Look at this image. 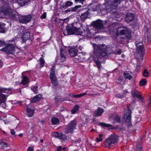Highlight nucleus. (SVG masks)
Segmentation results:
<instances>
[{
	"label": "nucleus",
	"mask_w": 151,
	"mask_h": 151,
	"mask_svg": "<svg viewBox=\"0 0 151 151\" xmlns=\"http://www.w3.org/2000/svg\"><path fill=\"white\" fill-rule=\"evenodd\" d=\"M118 139L119 137L117 135L111 134L104 140V145L105 147L110 148L118 143Z\"/></svg>",
	"instance_id": "nucleus-1"
},
{
	"label": "nucleus",
	"mask_w": 151,
	"mask_h": 151,
	"mask_svg": "<svg viewBox=\"0 0 151 151\" xmlns=\"http://www.w3.org/2000/svg\"><path fill=\"white\" fill-rule=\"evenodd\" d=\"M94 51L95 53L98 55L100 57H104L107 55V47L105 45H94Z\"/></svg>",
	"instance_id": "nucleus-2"
},
{
	"label": "nucleus",
	"mask_w": 151,
	"mask_h": 151,
	"mask_svg": "<svg viewBox=\"0 0 151 151\" xmlns=\"http://www.w3.org/2000/svg\"><path fill=\"white\" fill-rule=\"evenodd\" d=\"M5 45V47L2 48L1 50L6 52L7 54L14 55L18 52H16L15 50L16 45L15 43H8Z\"/></svg>",
	"instance_id": "nucleus-3"
},
{
	"label": "nucleus",
	"mask_w": 151,
	"mask_h": 151,
	"mask_svg": "<svg viewBox=\"0 0 151 151\" xmlns=\"http://www.w3.org/2000/svg\"><path fill=\"white\" fill-rule=\"evenodd\" d=\"M1 11L4 15L8 16L10 19H17L16 13H15L13 10L9 7H4L2 9Z\"/></svg>",
	"instance_id": "nucleus-4"
},
{
	"label": "nucleus",
	"mask_w": 151,
	"mask_h": 151,
	"mask_svg": "<svg viewBox=\"0 0 151 151\" xmlns=\"http://www.w3.org/2000/svg\"><path fill=\"white\" fill-rule=\"evenodd\" d=\"M16 15V19L15 20H17L22 24H27L29 22L32 18V16L31 14L26 15H20L18 13Z\"/></svg>",
	"instance_id": "nucleus-5"
},
{
	"label": "nucleus",
	"mask_w": 151,
	"mask_h": 151,
	"mask_svg": "<svg viewBox=\"0 0 151 151\" xmlns=\"http://www.w3.org/2000/svg\"><path fill=\"white\" fill-rule=\"evenodd\" d=\"M76 122L75 120L71 121L65 128V132L66 134L72 133L76 129Z\"/></svg>",
	"instance_id": "nucleus-6"
},
{
	"label": "nucleus",
	"mask_w": 151,
	"mask_h": 151,
	"mask_svg": "<svg viewBox=\"0 0 151 151\" xmlns=\"http://www.w3.org/2000/svg\"><path fill=\"white\" fill-rule=\"evenodd\" d=\"M136 45L137 50L139 54L141 60L143 61L144 59V55L145 54L144 45L142 42H136Z\"/></svg>",
	"instance_id": "nucleus-7"
},
{
	"label": "nucleus",
	"mask_w": 151,
	"mask_h": 151,
	"mask_svg": "<svg viewBox=\"0 0 151 151\" xmlns=\"http://www.w3.org/2000/svg\"><path fill=\"white\" fill-rule=\"evenodd\" d=\"M10 90L9 88H2L0 89V104L5 103L8 96L3 94L2 93H8Z\"/></svg>",
	"instance_id": "nucleus-8"
},
{
	"label": "nucleus",
	"mask_w": 151,
	"mask_h": 151,
	"mask_svg": "<svg viewBox=\"0 0 151 151\" xmlns=\"http://www.w3.org/2000/svg\"><path fill=\"white\" fill-rule=\"evenodd\" d=\"M81 12L80 15V19L81 22H83L90 14L89 10L88 8H84L81 9Z\"/></svg>",
	"instance_id": "nucleus-9"
},
{
	"label": "nucleus",
	"mask_w": 151,
	"mask_h": 151,
	"mask_svg": "<svg viewBox=\"0 0 151 151\" xmlns=\"http://www.w3.org/2000/svg\"><path fill=\"white\" fill-rule=\"evenodd\" d=\"M118 28V31H120V33L121 35H124L125 36V39L130 40L132 38L131 32V30L127 28H123L120 30Z\"/></svg>",
	"instance_id": "nucleus-10"
},
{
	"label": "nucleus",
	"mask_w": 151,
	"mask_h": 151,
	"mask_svg": "<svg viewBox=\"0 0 151 151\" xmlns=\"http://www.w3.org/2000/svg\"><path fill=\"white\" fill-rule=\"evenodd\" d=\"M35 107L31 104L27 105L26 107V113L28 117H31L34 115Z\"/></svg>",
	"instance_id": "nucleus-11"
},
{
	"label": "nucleus",
	"mask_w": 151,
	"mask_h": 151,
	"mask_svg": "<svg viewBox=\"0 0 151 151\" xmlns=\"http://www.w3.org/2000/svg\"><path fill=\"white\" fill-rule=\"evenodd\" d=\"M92 24L94 27L98 29H101L104 27L102 21L100 19L93 21L92 22Z\"/></svg>",
	"instance_id": "nucleus-12"
},
{
	"label": "nucleus",
	"mask_w": 151,
	"mask_h": 151,
	"mask_svg": "<svg viewBox=\"0 0 151 151\" xmlns=\"http://www.w3.org/2000/svg\"><path fill=\"white\" fill-rule=\"evenodd\" d=\"M53 136L54 137L61 139L63 141H65L67 139V136L66 135L61 132H55Z\"/></svg>",
	"instance_id": "nucleus-13"
},
{
	"label": "nucleus",
	"mask_w": 151,
	"mask_h": 151,
	"mask_svg": "<svg viewBox=\"0 0 151 151\" xmlns=\"http://www.w3.org/2000/svg\"><path fill=\"white\" fill-rule=\"evenodd\" d=\"M104 112L103 109L99 107L97 109L94 111L93 116L95 117H98L100 116Z\"/></svg>",
	"instance_id": "nucleus-14"
},
{
	"label": "nucleus",
	"mask_w": 151,
	"mask_h": 151,
	"mask_svg": "<svg viewBox=\"0 0 151 151\" xmlns=\"http://www.w3.org/2000/svg\"><path fill=\"white\" fill-rule=\"evenodd\" d=\"M74 46L73 47H70L68 49V51L70 55L72 57L76 56L78 54V51Z\"/></svg>",
	"instance_id": "nucleus-15"
},
{
	"label": "nucleus",
	"mask_w": 151,
	"mask_h": 151,
	"mask_svg": "<svg viewBox=\"0 0 151 151\" xmlns=\"http://www.w3.org/2000/svg\"><path fill=\"white\" fill-rule=\"evenodd\" d=\"M135 15L133 13H127L125 16V19L127 23L132 22L134 19Z\"/></svg>",
	"instance_id": "nucleus-16"
},
{
	"label": "nucleus",
	"mask_w": 151,
	"mask_h": 151,
	"mask_svg": "<svg viewBox=\"0 0 151 151\" xmlns=\"http://www.w3.org/2000/svg\"><path fill=\"white\" fill-rule=\"evenodd\" d=\"M74 23H72L71 25L66 28L67 35H72L74 34L75 26Z\"/></svg>",
	"instance_id": "nucleus-17"
},
{
	"label": "nucleus",
	"mask_w": 151,
	"mask_h": 151,
	"mask_svg": "<svg viewBox=\"0 0 151 151\" xmlns=\"http://www.w3.org/2000/svg\"><path fill=\"white\" fill-rule=\"evenodd\" d=\"M60 60L61 62H63L66 59V57L67 55V52H65V51L63 48H61L60 49Z\"/></svg>",
	"instance_id": "nucleus-18"
},
{
	"label": "nucleus",
	"mask_w": 151,
	"mask_h": 151,
	"mask_svg": "<svg viewBox=\"0 0 151 151\" xmlns=\"http://www.w3.org/2000/svg\"><path fill=\"white\" fill-rule=\"evenodd\" d=\"M131 111H128L124 114V120L126 122L130 123L131 125H132L131 122Z\"/></svg>",
	"instance_id": "nucleus-19"
},
{
	"label": "nucleus",
	"mask_w": 151,
	"mask_h": 151,
	"mask_svg": "<svg viewBox=\"0 0 151 151\" xmlns=\"http://www.w3.org/2000/svg\"><path fill=\"white\" fill-rule=\"evenodd\" d=\"M85 32V30L83 28H78L75 27V29L74 31V34L77 35H83L84 32Z\"/></svg>",
	"instance_id": "nucleus-20"
},
{
	"label": "nucleus",
	"mask_w": 151,
	"mask_h": 151,
	"mask_svg": "<svg viewBox=\"0 0 151 151\" xmlns=\"http://www.w3.org/2000/svg\"><path fill=\"white\" fill-rule=\"evenodd\" d=\"M41 98V95H37L34 97L33 98H31L30 100V102L31 103H36L40 100Z\"/></svg>",
	"instance_id": "nucleus-21"
},
{
	"label": "nucleus",
	"mask_w": 151,
	"mask_h": 151,
	"mask_svg": "<svg viewBox=\"0 0 151 151\" xmlns=\"http://www.w3.org/2000/svg\"><path fill=\"white\" fill-rule=\"evenodd\" d=\"M73 4V2L71 1H67L64 4L61 6L60 8L62 10L65 9L68 7L71 6Z\"/></svg>",
	"instance_id": "nucleus-22"
},
{
	"label": "nucleus",
	"mask_w": 151,
	"mask_h": 151,
	"mask_svg": "<svg viewBox=\"0 0 151 151\" xmlns=\"http://www.w3.org/2000/svg\"><path fill=\"white\" fill-rule=\"evenodd\" d=\"M81 7V5H76L74 7H71L69 9H68L65 11V12L67 13L68 12L70 11L73 12H76L77 9Z\"/></svg>",
	"instance_id": "nucleus-23"
},
{
	"label": "nucleus",
	"mask_w": 151,
	"mask_h": 151,
	"mask_svg": "<svg viewBox=\"0 0 151 151\" xmlns=\"http://www.w3.org/2000/svg\"><path fill=\"white\" fill-rule=\"evenodd\" d=\"M131 94L133 97L134 98L136 97L141 100L143 99V98L141 95L139 94V92L138 91H132L131 92Z\"/></svg>",
	"instance_id": "nucleus-24"
},
{
	"label": "nucleus",
	"mask_w": 151,
	"mask_h": 151,
	"mask_svg": "<svg viewBox=\"0 0 151 151\" xmlns=\"http://www.w3.org/2000/svg\"><path fill=\"white\" fill-rule=\"evenodd\" d=\"M30 0H17V3L19 5L23 6L27 4Z\"/></svg>",
	"instance_id": "nucleus-25"
},
{
	"label": "nucleus",
	"mask_w": 151,
	"mask_h": 151,
	"mask_svg": "<svg viewBox=\"0 0 151 151\" xmlns=\"http://www.w3.org/2000/svg\"><path fill=\"white\" fill-rule=\"evenodd\" d=\"M6 24L4 23L0 22V33H5L6 32L5 26Z\"/></svg>",
	"instance_id": "nucleus-26"
},
{
	"label": "nucleus",
	"mask_w": 151,
	"mask_h": 151,
	"mask_svg": "<svg viewBox=\"0 0 151 151\" xmlns=\"http://www.w3.org/2000/svg\"><path fill=\"white\" fill-rule=\"evenodd\" d=\"M28 78L26 76L23 77L22 79L21 82V84L23 85H25L29 83Z\"/></svg>",
	"instance_id": "nucleus-27"
},
{
	"label": "nucleus",
	"mask_w": 151,
	"mask_h": 151,
	"mask_svg": "<svg viewBox=\"0 0 151 151\" xmlns=\"http://www.w3.org/2000/svg\"><path fill=\"white\" fill-rule=\"evenodd\" d=\"M51 123L53 125H58L60 123L59 119L56 117H53L51 119Z\"/></svg>",
	"instance_id": "nucleus-28"
},
{
	"label": "nucleus",
	"mask_w": 151,
	"mask_h": 151,
	"mask_svg": "<svg viewBox=\"0 0 151 151\" xmlns=\"http://www.w3.org/2000/svg\"><path fill=\"white\" fill-rule=\"evenodd\" d=\"M30 37V33L29 32H26L22 35V38L23 40H27L29 39Z\"/></svg>",
	"instance_id": "nucleus-29"
},
{
	"label": "nucleus",
	"mask_w": 151,
	"mask_h": 151,
	"mask_svg": "<svg viewBox=\"0 0 151 151\" xmlns=\"http://www.w3.org/2000/svg\"><path fill=\"white\" fill-rule=\"evenodd\" d=\"M41 57L39 59V61L40 62V67L41 68H42L44 66L45 61L44 59V56L43 55H41Z\"/></svg>",
	"instance_id": "nucleus-30"
},
{
	"label": "nucleus",
	"mask_w": 151,
	"mask_h": 151,
	"mask_svg": "<svg viewBox=\"0 0 151 151\" xmlns=\"http://www.w3.org/2000/svg\"><path fill=\"white\" fill-rule=\"evenodd\" d=\"M50 78L51 79V83L53 86L54 87L56 86L58 84V83L57 79L56 77Z\"/></svg>",
	"instance_id": "nucleus-31"
},
{
	"label": "nucleus",
	"mask_w": 151,
	"mask_h": 151,
	"mask_svg": "<svg viewBox=\"0 0 151 151\" xmlns=\"http://www.w3.org/2000/svg\"><path fill=\"white\" fill-rule=\"evenodd\" d=\"M54 99L55 101V103L56 104H58L60 103L63 101H67L65 98H58L57 97H55L54 98Z\"/></svg>",
	"instance_id": "nucleus-32"
},
{
	"label": "nucleus",
	"mask_w": 151,
	"mask_h": 151,
	"mask_svg": "<svg viewBox=\"0 0 151 151\" xmlns=\"http://www.w3.org/2000/svg\"><path fill=\"white\" fill-rule=\"evenodd\" d=\"M79 109V106L78 105H75L73 108L72 109L71 111V112L73 114H75L76 112H77Z\"/></svg>",
	"instance_id": "nucleus-33"
},
{
	"label": "nucleus",
	"mask_w": 151,
	"mask_h": 151,
	"mask_svg": "<svg viewBox=\"0 0 151 151\" xmlns=\"http://www.w3.org/2000/svg\"><path fill=\"white\" fill-rule=\"evenodd\" d=\"M147 83V81L145 78L142 79L139 82V85L140 86H145L146 85Z\"/></svg>",
	"instance_id": "nucleus-34"
},
{
	"label": "nucleus",
	"mask_w": 151,
	"mask_h": 151,
	"mask_svg": "<svg viewBox=\"0 0 151 151\" xmlns=\"http://www.w3.org/2000/svg\"><path fill=\"white\" fill-rule=\"evenodd\" d=\"M99 125L103 127H112V125L109 124H106L105 123L100 122L99 123Z\"/></svg>",
	"instance_id": "nucleus-35"
},
{
	"label": "nucleus",
	"mask_w": 151,
	"mask_h": 151,
	"mask_svg": "<svg viewBox=\"0 0 151 151\" xmlns=\"http://www.w3.org/2000/svg\"><path fill=\"white\" fill-rule=\"evenodd\" d=\"M77 58H76V59H78V62H81L83 60L84 58H85L84 55L82 54H80L78 56H77Z\"/></svg>",
	"instance_id": "nucleus-36"
},
{
	"label": "nucleus",
	"mask_w": 151,
	"mask_h": 151,
	"mask_svg": "<svg viewBox=\"0 0 151 151\" xmlns=\"http://www.w3.org/2000/svg\"><path fill=\"white\" fill-rule=\"evenodd\" d=\"M121 121L120 118L118 115L116 116L113 120V122L114 123H119L121 122Z\"/></svg>",
	"instance_id": "nucleus-37"
},
{
	"label": "nucleus",
	"mask_w": 151,
	"mask_h": 151,
	"mask_svg": "<svg viewBox=\"0 0 151 151\" xmlns=\"http://www.w3.org/2000/svg\"><path fill=\"white\" fill-rule=\"evenodd\" d=\"M124 77L126 79H128L129 80H130L132 78V76L129 73H124Z\"/></svg>",
	"instance_id": "nucleus-38"
},
{
	"label": "nucleus",
	"mask_w": 151,
	"mask_h": 151,
	"mask_svg": "<svg viewBox=\"0 0 151 151\" xmlns=\"http://www.w3.org/2000/svg\"><path fill=\"white\" fill-rule=\"evenodd\" d=\"M136 149L137 150L142 151V147L141 145V143L140 142H137L136 144Z\"/></svg>",
	"instance_id": "nucleus-39"
},
{
	"label": "nucleus",
	"mask_w": 151,
	"mask_h": 151,
	"mask_svg": "<svg viewBox=\"0 0 151 151\" xmlns=\"http://www.w3.org/2000/svg\"><path fill=\"white\" fill-rule=\"evenodd\" d=\"M75 47H76V48L78 50V53H79V54H80V53H81L82 52V49L83 48V47L80 46V45H76V46H74Z\"/></svg>",
	"instance_id": "nucleus-40"
},
{
	"label": "nucleus",
	"mask_w": 151,
	"mask_h": 151,
	"mask_svg": "<svg viewBox=\"0 0 151 151\" xmlns=\"http://www.w3.org/2000/svg\"><path fill=\"white\" fill-rule=\"evenodd\" d=\"M142 75L145 77H147L149 76V73L147 69H145L144 70Z\"/></svg>",
	"instance_id": "nucleus-41"
},
{
	"label": "nucleus",
	"mask_w": 151,
	"mask_h": 151,
	"mask_svg": "<svg viewBox=\"0 0 151 151\" xmlns=\"http://www.w3.org/2000/svg\"><path fill=\"white\" fill-rule=\"evenodd\" d=\"M99 137H97L96 138V142H101L103 140L102 137H103V135L102 134H99Z\"/></svg>",
	"instance_id": "nucleus-42"
},
{
	"label": "nucleus",
	"mask_w": 151,
	"mask_h": 151,
	"mask_svg": "<svg viewBox=\"0 0 151 151\" xmlns=\"http://www.w3.org/2000/svg\"><path fill=\"white\" fill-rule=\"evenodd\" d=\"M122 94H118L115 95V97L116 98L122 99L123 97H124L126 96V94L125 93H122Z\"/></svg>",
	"instance_id": "nucleus-43"
},
{
	"label": "nucleus",
	"mask_w": 151,
	"mask_h": 151,
	"mask_svg": "<svg viewBox=\"0 0 151 151\" xmlns=\"http://www.w3.org/2000/svg\"><path fill=\"white\" fill-rule=\"evenodd\" d=\"M141 67V65L139 63H137L135 69V71L137 72L139 71Z\"/></svg>",
	"instance_id": "nucleus-44"
},
{
	"label": "nucleus",
	"mask_w": 151,
	"mask_h": 151,
	"mask_svg": "<svg viewBox=\"0 0 151 151\" xmlns=\"http://www.w3.org/2000/svg\"><path fill=\"white\" fill-rule=\"evenodd\" d=\"M96 63L98 68L99 69H100L101 68V64L100 61L98 60H96L94 61Z\"/></svg>",
	"instance_id": "nucleus-45"
},
{
	"label": "nucleus",
	"mask_w": 151,
	"mask_h": 151,
	"mask_svg": "<svg viewBox=\"0 0 151 151\" xmlns=\"http://www.w3.org/2000/svg\"><path fill=\"white\" fill-rule=\"evenodd\" d=\"M55 71H51L50 74V77L52 78V77H55Z\"/></svg>",
	"instance_id": "nucleus-46"
},
{
	"label": "nucleus",
	"mask_w": 151,
	"mask_h": 151,
	"mask_svg": "<svg viewBox=\"0 0 151 151\" xmlns=\"http://www.w3.org/2000/svg\"><path fill=\"white\" fill-rule=\"evenodd\" d=\"M84 118L85 119V122L87 123H88L89 122V116L86 115L84 116Z\"/></svg>",
	"instance_id": "nucleus-47"
},
{
	"label": "nucleus",
	"mask_w": 151,
	"mask_h": 151,
	"mask_svg": "<svg viewBox=\"0 0 151 151\" xmlns=\"http://www.w3.org/2000/svg\"><path fill=\"white\" fill-rule=\"evenodd\" d=\"M6 43L4 41L0 40V47H2L5 45Z\"/></svg>",
	"instance_id": "nucleus-48"
},
{
	"label": "nucleus",
	"mask_w": 151,
	"mask_h": 151,
	"mask_svg": "<svg viewBox=\"0 0 151 151\" xmlns=\"http://www.w3.org/2000/svg\"><path fill=\"white\" fill-rule=\"evenodd\" d=\"M47 13L46 12H44L43 14L41 15L40 18L42 19H45L46 17Z\"/></svg>",
	"instance_id": "nucleus-49"
},
{
	"label": "nucleus",
	"mask_w": 151,
	"mask_h": 151,
	"mask_svg": "<svg viewBox=\"0 0 151 151\" xmlns=\"http://www.w3.org/2000/svg\"><path fill=\"white\" fill-rule=\"evenodd\" d=\"M37 87L35 86L32 88V90L35 93H36L37 91Z\"/></svg>",
	"instance_id": "nucleus-50"
},
{
	"label": "nucleus",
	"mask_w": 151,
	"mask_h": 151,
	"mask_svg": "<svg viewBox=\"0 0 151 151\" xmlns=\"http://www.w3.org/2000/svg\"><path fill=\"white\" fill-rule=\"evenodd\" d=\"M17 37H13L12 39L9 40V42H14L15 41L17 40Z\"/></svg>",
	"instance_id": "nucleus-51"
},
{
	"label": "nucleus",
	"mask_w": 151,
	"mask_h": 151,
	"mask_svg": "<svg viewBox=\"0 0 151 151\" xmlns=\"http://www.w3.org/2000/svg\"><path fill=\"white\" fill-rule=\"evenodd\" d=\"M74 1L76 3H77L78 2H79L81 3L83 5V2L85 0H74Z\"/></svg>",
	"instance_id": "nucleus-52"
},
{
	"label": "nucleus",
	"mask_w": 151,
	"mask_h": 151,
	"mask_svg": "<svg viewBox=\"0 0 151 151\" xmlns=\"http://www.w3.org/2000/svg\"><path fill=\"white\" fill-rule=\"evenodd\" d=\"M87 94L85 92L83 93H80L78 94V98L81 97L82 96H84Z\"/></svg>",
	"instance_id": "nucleus-53"
},
{
	"label": "nucleus",
	"mask_w": 151,
	"mask_h": 151,
	"mask_svg": "<svg viewBox=\"0 0 151 151\" xmlns=\"http://www.w3.org/2000/svg\"><path fill=\"white\" fill-rule=\"evenodd\" d=\"M10 133L12 135H14L15 134V132L13 129H11Z\"/></svg>",
	"instance_id": "nucleus-54"
},
{
	"label": "nucleus",
	"mask_w": 151,
	"mask_h": 151,
	"mask_svg": "<svg viewBox=\"0 0 151 151\" xmlns=\"http://www.w3.org/2000/svg\"><path fill=\"white\" fill-rule=\"evenodd\" d=\"M33 148L30 147H29L27 149V151H33Z\"/></svg>",
	"instance_id": "nucleus-55"
},
{
	"label": "nucleus",
	"mask_w": 151,
	"mask_h": 151,
	"mask_svg": "<svg viewBox=\"0 0 151 151\" xmlns=\"http://www.w3.org/2000/svg\"><path fill=\"white\" fill-rule=\"evenodd\" d=\"M62 149L61 146H59L57 147V149L56 151H60Z\"/></svg>",
	"instance_id": "nucleus-56"
},
{
	"label": "nucleus",
	"mask_w": 151,
	"mask_h": 151,
	"mask_svg": "<svg viewBox=\"0 0 151 151\" xmlns=\"http://www.w3.org/2000/svg\"><path fill=\"white\" fill-rule=\"evenodd\" d=\"M81 139L80 138H78V139L74 141L76 143H78L81 142Z\"/></svg>",
	"instance_id": "nucleus-57"
},
{
	"label": "nucleus",
	"mask_w": 151,
	"mask_h": 151,
	"mask_svg": "<svg viewBox=\"0 0 151 151\" xmlns=\"http://www.w3.org/2000/svg\"><path fill=\"white\" fill-rule=\"evenodd\" d=\"M122 50L120 49H119L118 51L117 52V54L118 55H120L122 53Z\"/></svg>",
	"instance_id": "nucleus-58"
},
{
	"label": "nucleus",
	"mask_w": 151,
	"mask_h": 151,
	"mask_svg": "<svg viewBox=\"0 0 151 151\" xmlns=\"http://www.w3.org/2000/svg\"><path fill=\"white\" fill-rule=\"evenodd\" d=\"M22 101H18L17 102V103L19 104L20 106L22 105Z\"/></svg>",
	"instance_id": "nucleus-59"
},
{
	"label": "nucleus",
	"mask_w": 151,
	"mask_h": 151,
	"mask_svg": "<svg viewBox=\"0 0 151 151\" xmlns=\"http://www.w3.org/2000/svg\"><path fill=\"white\" fill-rule=\"evenodd\" d=\"M118 79L120 81L122 82V83H123V78L120 77Z\"/></svg>",
	"instance_id": "nucleus-60"
},
{
	"label": "nucleus",
	"mask_w": 151,
	"mask_h": 151,
	"mask_svg": "<svg viewBox=\"0 0 151 151\" xmlns=\"http://www.w3.org/2000/svg\"><path fill=\"white\" fill-rule=\"evenodd\" d=\"M72 97H73V98H78V95H74V94H73L72 95Z\"/></svg>",
	"instance_id": "nucleus-61"
},
{
	"label": "nucleus",
	"mask_w": 151,
	"mask_h": 151,
	"mask_svg": "<svg viewBox=\"0 0 151 151\" xmlns=\"http://www.w3.org/2000/svg\"><path fill=\"white\" fill-rule=\"evenodd\" d=\"M1 144L7 146L8 145V143L6 142L2 141Z\"/></svg>",
	"instance_id": "nucleus-62"
},
{
	"label": "nucleus",
	"mask_w": 151,
	"mask_h": 151,
	"mask_svg": "<svg viewBox=\"0 0 151 151\" xmlns=\"http://www.w3.org/2000/svg\"><path fill=\"white\" fill-rule=\"evenodd\" d=\"M116 83L117 84H121V85H122V84H123L122 83V82H121V81H120L118 79H117V81H116Z\"/></svg>",
	"instance_id": "nucleus-63"
},
{
	"label": "nucleus",
	"mask_w": 151,
	"mask_h": 151,
	"mask_svg": "<svg viewBox=\"0 0 151 151\" xmlns=\"http://www.w3.org/2000/svg\"><path fill=\"white\" fill-rule=\"evenodd\" d=\"M33 139L35 142H37V137L35 136L34 135V136H33Z\"/></svg>",
	"instance_id": "nucleus-64"
}]
</instances>
